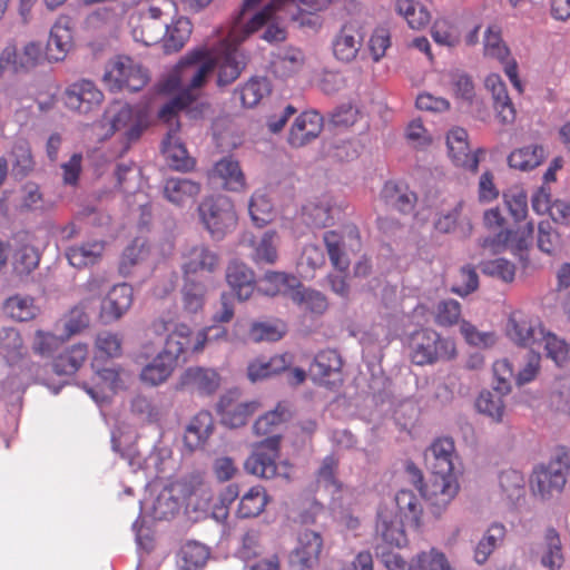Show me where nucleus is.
Listing matches in <instances>:
<instances>
[{
    "label": "nucleus",
    "instance_id": "f257e3e1",
    "mask_svg": "<svg viewBox=\"0 0 570 570\" xmlns=\"http://www.w3.org/2000/svg\"><path fill=\"white\" fill-rule=\"evenodd\" d=\"M213 70L207 49L195 50L181 59L160 85V91L173 98L160 109L159 117L170 121L178 110L194 101Z\"/></svg>",
    "mask_w": 570,
    "mask_h": 570
},
{
    "label": "nucleus",
    "instance_id": "f03ea898",
    "mask_svg": "<svg viewBox=\"0 0 570 570\" xmlns=\"http://www.w3.org/2000/svg\"><path fill=\"white\" fill-rule=\"evenodd\" d=\"M419 497L409 490H401L394 499L383 502L376 517V534L391 547L401 548L407 543L406 527L417 525L422 514Z\"/></svg>",
    "mask_w": 570,
    "mask_h": 570
},
{
    "label": "nucleus",
    "instance_id": "7ed1b4c3",
    "mask_svg": "<svg viewBox=\"0 0 570 570\" xmlns=\"http://www.w3.org/2000/svg\"><path fill=\"white\" fill-rule=\"evenodd\" d=\"M428 459L432 472L426 492L428 500L434 505L445 507L456 497L460 489L456 470L459 459L453 440H435L429 448Z\"/></svg>",
    "mask_w": 570,
    "mask_h": 570
},
{
    "label": "nucleus",
    "instance_id": "20e7f679",
    "mask_svg": "<svg viewBox=\"0 0 570 570\" xmlns=\"http://www.w3.org/2000/svg\"><path fill=\"white\" fill-rule=\"evenodd\" d=\"M409 350L411 361L421 366L451 361L458 354L455 342L432 328L413 332L409 338Z\"/></svg>",
    "mask_w": 570,
    "mask_h": 570
},
{
    "label": "nucleus",
    "instance_id": "39448f33",
    "mask_svg": "<svg viewBox=\"0 0 570 570\" xmlns=\"http://www.w3.org/2000/svg\"><path fill=\"white\" fill-rule=\"evenodd\" d=\"M170 498L185 507L194 519L212 514L214 494L210 487L198 475H190L171 482L168 487Z\"/></svg>",
    "mask_w": 570,
    "mask_h": 570
},
{
    "label": "nucleus",
    "instance_id": "423d86ee",
    "mask_svg": "<svg viewBox=\"0 0 570 570\" xmlns=\"http://www.w3.org/2000/svg\"><path fill=\"white\" fill-rule=\"evenodd\" d=\"M153 330L157 334L166 332L161 353L177 363L180 356L203 351L206 343L209 341L208 334L213 327H205L193 333L191 330L183 323L165 324L164 322H156Z\"/></svg>",
    "mask_w": 570,
    "mask_h": 570
},
{
    "label": "nucleus",
    "instance_id": "0eeeda50",
    "mask_svg": "<svg viewBox=\"0 0 570 570\" xmlns=\"http://www.w3.org/2000/svg\"><path fill=\"white\" fill-rule=\"evenodd\" d=\"M569 469V451L563 448L558 449L551 461L533 471L530 482L532 493L542 500L559 494L566 484L564 473Z\"/></svg>",
    "mask_w": 570,
    "mask_h": 570
},
{
    "label": "nucleus",
    "instance_id": "6e6552de",
    "mask_svg": "<svg viewBox=\"0 0 570 570\" xmlns=\"http://www.w3.org/2000/svg\"><path fill=\"white\" fill-rule=\"evenodd\" d=\"M284 0H273L261 11L255 12L245 24H236L230 29V39L235 42H243L252 33L265 27L262 38L269 42L276 43L286 39L285 28L281 24L275 12Z\"/></svg>",
    "mask_w": 570,
    "mask_h": 570
},
{
    "label": "nucleus",
    "instance_id": "1a4fd4ad",
    "mask_svg": "<svg viewBox=\"0 0 570 570\" xmlns=\"http://www.w3.org/2000/svg\"><path fill=\"white\" fill-rule=\"evenodd\" d=\"M199 216L213 237L222 238L237 224V216L229 198L215 196L205 198L198 207Z\"/></svg>",
    "mask_w": 570,
    "mask_h": 570
},
{
    "label": "nucleus",
    "instance_id": "9d476101",
    "mask_svg": "<svg viewBox=\"0 0 570 570\" xmlns=\"http://www.w3.org/2000/svg\"><path fill=\"white\" fill-rule=\"evenodd\" d=\"M148 80V72L141 65L126 56L110 61L104 75V81L110 90L138 91L147 85Z\"/></svg>",
    "mask_w": 570,
    "mask_h": 570
},
{
    "label": "nucleus",
    "instance_id": "9b49d317",
    "mask_svg": "<svg viewBox=\"0 0 570 570\" xmlns=\"http://www.w3.org/2000/svg\"><path fill=\"white\" fill-rule=\"evenodd\" d=\"M381 559L387 570H453L445 553L436 548L416 553L409 562L394 552H381Z\"/></svg>",
    "mask_w": 570,
    "mask_h": 570
},
{
    "label": "nucleus",
    "instance_id": "f8f14e48",
    "mask_svg": "<svg viewBox=\"0 0 570 570\" xmlns=\"http://www.w3.org/2000/svg\"><path fill=\"white\" fill-rule=\"evenodd\" d=\"M514 229L500 232L494 238H487L482 243L484 249L500 253L509 249L512 254L522 258L533 239L534 226L531 222H517Z\"/></svg>",
    "mask_w": 570,
    "mask_h": 570
},
{
    "label": "nucleus",
    "instance_id": "ddd939ff",
    "mask_svg": "<svg viewBox=\"0 0 570 570\" xmlns=\"http://www.w3.org/2000/svg\"><path fill=\"white\" fill-rule=\"evenodd\" d=\"M544 327L534 315L517 309L510 313L505 326V334L514 344L523 347H535Z\"/></svg>",
    "mask_w": 570,
    "mask_h": 570
},
{
    "label": "nucleus",
    "instance_id": "4468645a",
    "mask_svg": "<svg viewBox=\"0 0 570 570\" xmlns=\"http://www.w3.org/2000/svg\"><path fill=\"white\" fill-rule=\"evenodd\" d=\"M239 43L230 39L229 32L214 55L207 50V59L214 62V68L218 67L217 85L219 87L232 83L240 75L244 62L239 59L240 55L237 51Z\"/></svg>",
    "mask_w": 570,
    "mask_h": 570
},
{
    "label": "nucleus",
    "instance_id": "2eb2a0df",
    "mask_svg": "<svg viewBox=\"0 0 570 570\" xmlns=\"http://www.w3.org/2000/svg\"><path fill=\"white\" fill-rule=\"evenodd\" d=\"M160 1L161 6H151L148 12L141 17L140 24L134 29L132 35L136 41L146 46L163 45L165 22L161 21V18L175 11V3L171 0Z\"/></svg>",
    "mask_w": 570,
    "mask_h": 570
},
{
    "label": "nucleus",
    "instance_id": "dca6fc26",
    "mask_svg": "<svg viewBox=\"0 0 570 570\" xmlns=\"http://www.w3.org/2000/svg\"><path fill=\"white\" fill-rule=\"evenodd\" d=\"M279 438L268 436L254 445L250 456L245 461V470L256 476L271 479L276 475Z\"/></svg>",
    "mask_w": 570,
    "mask_h": 570
},
{
    "label": "nucleus",
    "instance_id": "f3484780",
    "mask_svg": "<svg viewBox=\"0 0 570 570\" xmlns=\"http://www.w3.org/2000/svg\"><path fill=\"white\" fill-rule=\"evenodd\" d=\"M102 127L106 128V135L119 132L126 139L131 140L140 134L141 119L130 106L116 102L106 111Z\"/></svg>",
    "mask_w": 570,
    "mask_h": 570
},
{
    "label": "nucleus",
    "instance_id": "a211bd4d",
    "mask_svg": "<svg viewBox=\"0 0 570 570\" xmlns=\"http://www.w3.org/2000/svg\"><path fill=\"white\" fill-rule=\"evenodd\" d=\"M484 56L497 59L504 69L505 75L518 89L521 83L518 76V66L510 51L501 38V30L497 26H489L483 36Z\"/></svg>",
    "mask_w": 570,
    "mask_h": 570
},
{
    "label": "nucleus",
    "instance_id": "6ab92c4d",
    "mask_svg": "<svg viewBox=\"0 0 570 570\" xmlns=\"http://www.w3.org/2000/svg\"><path fill=\"white\" fill-rule=\"evenodd\" d=\"M448 156L454 166L475 173L479 157L469 144V135L464 128L453 127L445 136Z\"/></svg>",
    "mask_w": 570,
    "mask_h": 570
},
{
    "label": "nucleus",
    "instance_id": "aec40b11",
    "mask_svg": "<svg viewBox=\"0 0 570 570\" xmlns=\"http://www.w3.org/2000/svg\"><path fill=\"white\" fill-rule=\"evenodd\" d=\"M362 29L352 22L345 23L332 40V53L340 63H352L356 60L363 45Z\"/></svg>",
    "mask_w": 570,
    "mask_h": 570
},
{
    "label": "nucleus",
    "instance_id": "412c9836",
    "mask_svg": "<svg viewBox=\"0 0 570 570\" xmlns=\"http://www.w3.org/2000/svg\"><path fill=\"white\" fill-rule=\"evenodd\" d=\"M261 407L257 401H244L237 392H228L219 402L222 423L229 428H239Z\"/></svg>",
    "mask_w": 570,
    "mask_h": 570
},
{
    "label": "nucleus",
    "instance_id": "4be33fe9",
    "mask_svg": "<svg viewBox=\"0 0 570 570\" xmlns=\"http://www.w3.org/2000/svg\"><path fill=\"white\" fill-rule=\"evenodd\" d=\"M322 129L323 118L318 112L314 110L302 112L289 129L288 144L295 148L303 147L317 138Z\"/></svg>",
    "mask_w": 570,
    "mask_h": 570
},
{
    "label": "nucleus",
    "instance_id": "5701e85b",
    "mask_svg": "<svg viewBox=\"0 0 570 570\" xmlns=\"http://www.w3.org/2000/svg\"><path fill=\"white\" fill-rule=\"evenodd\" d=\"M45 48L48 62H60L66 59L73 48V32L66 20L59 19L53 23Z\"/></svg>",
    "mask_w": 570,
    "mask_h": 570
},
{
    "label": "nucleus",
    "instance_id": "b1692460",
    "mask_svg": "<svg viewBox=\"0 0 570 570\" xmlns=\"http://www.w3.org/2000/svg\"><path fill=\"white\" fill-rule=\"evenodd\" d=\"M235 334L243 342H275L286 333V325L283 322H254L248 325L246 334L240 332L247 327V323L237 321L234 325Z\"/></svg>",
    "mask_w": 570,
    "mask_h": 570
},
{
    "label": "nucleus",
    "instance_id": "393cba45",
    "mask_svg": "<svg viewBox=\"0 0 570 570\" xmlns=\"http://www.w3.org/2000/svg\"><path fill=\"white\" fill-rule=\"evenodd\" d=\"M323 541L321 535L315 531H304L298 537L297 547L294 549L291 563L298 570H305L316 564Z\"/></svg>",
    "mask_w": 570,
    "mask_h": 570
},
{
    "label": "nucleus",
    "instance_id": "a878e982",
    "mask_svg": "<svg viewBox=\"0 0 570 570\" xmlns=\"http://www.w3.org/2000/svg\"><path fill=\"white\" fill-rule=\"evenodd\" d=\"M101 100V91L92 82L86 80L71 85L65 94L66 106L79 112H88Z\"/></svg>",
    "mask_w": 570,
    "mask_h": 570
},
{
    "label": "nucleus",
    "instance_id": "bb28decb",
    "mask_svg": "<svg viewBox=\"0 0 570 570\" xmlns=\"http://www.w3.org/2000/svg\"><path fill=\"white\" fill-rule=\"evenodd\" d=\"M132 304V288L127 284L114 286L101 303L100 316L106 322L120 318Z\"/></svg>",
    "mask_w": 570,
    "mask_h": 570
},
{
    "label": "nucleus",
    "instance_id": "cd10ccee",
    "mask_svg": "<svg viewBox=\"0 0 570 570\" xmlns=\"http://www.w3.org/2000/svg\"><path fill=\"white\" fill-rule=\"evenodd\" d=\"M535 554L548 570H560L564 563L561 539L553 529H548L535 547Z\"/></svg>",
    "mask_w": 570,
    "mask_h": 570
},
{
    "label": "nucleus",
    "instance_id": "c85d7f7f",
    "mask_svg": "<svg viewBox=\"0 0 570 570\" xmlns=\"http://www.w3.org/2000/svg\"><path fill=\"white\" fill-rule=\"evenodd\" d=\"M95 386L88 387L87 393L92 400L102 404L122 387L119 373L114 368L97 370L94 376Z\"/></svg>",
    "mask_w": 570,
    "mask_h": 570
},
{
    "label": "nucleus",
    "instance_id": "c756f323",
    "mask_svg": "<svg viewBox=\"0 0 570 570\" xmlns=\"http://www.w3.org/2000/svg\"><path fill=\"white\" fill-rule=\"evenodd\" d=\"M227 283L240 301L248 299L255 289V277L250 268L239 262H233L226 274Z\"/></svg>",
    "mask_w": 570,
    "mask_h": 570
},
{
    "label": "nucleus",
    "instance_id": "7c9ffc66",
    "mask_svg": "<svg viewBox=\"0 0 570 570\" xmlns=\"http://www.w3.org/2000/svg\"><path fill=\"white\" fill-rule=\"evenodd\" d=\"M180 386L208 394L219 386V376L213 370L191 367L180 375Z\"/></svg>",
    "mask_w": 570,
    "mask_h": 570
},
{
    "label": "nucleus",
    "instance_id": "2f4dec72",
    "mask_svg": "<svg viewBox=\"0 0 570 570\" xmlns=\"http://www.w3.org/2000/svg\"><path fill=\"white\" fill-rule=\"evenodd\" d=\"M209 549L197 541H187L179 550L176 570H202L209 559Z\"/></svg>",
    "mask_w": 570,
    "mask_h": 570
},
{
    "label": "nucleus",
    "instance_id": "473e14b6",
    "mask_svg": "<svg viewBox=\"0 0 570 570\" xmlns=\"http://www.w3.org/2000/svg\"><path fill=\"white\" fill-rule=\"evenodd\" d=\"M177 363L173 358L166 356L161 352L142 367L139 377L140 381L148 386H157L163 384L171 375Z\"/></svg>",
    "mask_w": 570,
    "mask_h": 570
},
{
    "label": "nucleus",
    "instance_id": "72a5a7b5",
    "mask_svg": "<svg viewBox=\"0 0 570 570\" xmlns=\"http://www.w3.org/2000/svg\"><path fill=\"white\" fill-rule=\"evenodd\" d=\"M191 35V23L185 17L173 19L170 23H165L163 48L166 52H176L180 50Z\"/></svg>",
    "mask_w": 570,
    "mask_h": 570
},
{
    "label": "nucleus",
    "instance_id": "f704fd0d",
    "mask_svg": "<svg viewBox=\"0 0 570 570\" xmlns=\"http://www.w3.org/2000/svg\"><path fill=\"white\" fill-rule=\"evenodd\" d=\"M306 61L302 50L287 48L273 61V71L276 77L288 79L301 73Z\"/></svg>",
    "mask_w": 570,
    "mask_h": 570
},
{
    "label": "nucleus",
    "instance_id": "c9c22d12",
    "mask_svg": "<svg viewBox=\"0 0 570 570\" xmlns=\"http://www.w3.org/2000/svg\"><path fill=\"white\" fill-rule=\"evenodd\" d=\"M289 364L287 354L275 355L268 360L259 357L248 364L247 375L252 382H257L285 371Z\"/></svg>",
    "mask_w": 570,
    "mask_h": 570
},
{
    "label": "nucleus",
    "instance_id": "e433bc0d",
    "mask_svg": "<svg viewBox=\"0 0 570 570\" xmlns=\"http://www.w3.org/2000/svg\"><path fill=\"white\" fill-rule=\"evenodd\" d=\"M217 266L218 258L215 253L205 247H195L185 258L184 272L190 278L197 274L212 273Z\"/></svg>",
    "mask_w": 570,
    "mask_h": 570
},
{
    "label": "nucleus",
    "instance_id": "4c0bfd02",
    "mask_svg": "<svg viewBox=\"0 0 570 570\" xmlns=\"http://www.w3.org/2000/svg\"><path fill=\"white\" fill-rule=\"evenodd\" d=\"M381 198L400 212L406 213L413 209L416 195L404 184L387 181L384 184Z\"/></svg>",
    "mask_w": 570,
    "mask_h": 570
},
{
    "label": "nucleus",
    "instance_id": "58836bf2",
    "mask_svg": "<svg viewBox=\"0 0 570 570\" xmlns=\"http://www.w3.org/2000/svg\"><path fill=\"white\" fill-rule=\"evenodd\" d=\"M342 360L333 350L320 352L309 367V373L315 381L326 383L331 376H340Z\"/></svg>",
    "mask_w": 570,
    "mask_h": 570
},
{
    "label": "nucleus",
    "instance_id": "ea45409f",
    "mask_svg": "<svg viewBox=\"0 0 570 570\" xmlns=\"http://www.w3.org/2000/svg\"><path fill=\"white\" fill-rule=\"evenodd\" d=\"M505 532L504 524L500 522L489 525L474 548V560L476 563L483 564L487 562L493 551L503 542Z\"/></svg>",
    "mask_w": 570,
    "mask_h": 570
},
{
    "label": "nucleus",
    "instance_id": "a19ab883",
    "mask_svg": "<svg viewBox=\"0 0 570 570\" xmlns=\"http://www.w3.org/2000/svg\"><path fill=\"white\" fill-rule=\"evenodd\" d=\"M535 346L542 347L547 357L558 366H563L570 360V344L562 337L547 331L546 328Z\"/></svg>",
    "mask_w": 570,
    "mask_h": 570
},
{
    "label": "nucleus",
    "instance_id": "79ce46f5",
    "mask_svg": "<svg viewBox=\"0 0 570 570\" xmlns=\"http://www.w3.org/2000/svg\"><path fill=\"white\" fill-rule=\"evenodd\" d=\"M199 193V184L189 179L170 178L165 185L166 197L176 205L193 204Z\"/></svg>",
    "mask_w": 570,
    "mask_h": 570
},
{
    "label": "nucleus",
    "instance_id": "37998d69",
    "mask_svg": "<svg viewBox=\"0 0 570 570\" xmlns=\"http://www.w3.org/2000/svg\"><path fill=\"white\" fill-rule=\"evenodd\" d=\"M213 278H208L207 283H198L188 281L183 289V311L189 315H196L203 312L208 287L213 285Z\"/></svg>",
    "mask_w": 570,
    "mask_h": 570
},
{
    "label": "nucleus",
    "instance_id": "c03bdc74",
    "mask_svg": "<svg viewBox=\"0 0 570 570\" xmlns=\"http://www.w3.org/2000/svg\"><path fill=\"white\" fill-rule=\"evenodd\" d=\"M213 175L229 190H242L245 186L244 174L238 163L230 157L223 158L216 163Z\"/></svg>",
    "mask_w": 570,
    "mask_h": 570
},
{
    "label": "nucleus",
    "instance_id": "a18cd8bd",
    "mask_svg": "<svg viewBox=\"0 0 570 570\" xmlns=\"http://www.w3.org/2000/svg\"><path fill=\"white\" fill-rule=\"evenodd\" d=\"M163 153L168 164L177 170H188L194 167V159L188 155L185 146L180 142L176 136V130L167 135Z\"/></svg>",
    "mask_w": 570,
    "mask_h": 570
},
{
    "label": "nucleus",
    "instance_id": "49530a36",
    "mask_svg": "<svg viewBox=\"0 0 570 570\" xmlns=\"http://www.w3.org/2000/svg\"><path fill=\"white\" fill-rule=\"evenodd\" d=\"M288 416L289 411L287 406L284 404H277V406L274 410L261 415L255 421L253 425L254 432L256 435L259 436L266 435L268 438L277 435L281 439L277 432L284 425Z\"/></svg>",
    "mask_w": 570,
    "mask_h": 570
},
{
    "label": "nucleus",
    "instance_id": "de8ad7c7",
    "mask_svg": "<svg viewBox=\"0 0 570 570\" xmlns=\"http://www.w3.org/2000/svg\"><path fill=\"white\" fill-rule=\"evenodd\" d=\"M87 347L82 344H76L59 354L53 361V371L58 375L75 374L87 358Z\"/></svg>",
    "mask_w": 570,
    "mask_h": 570
},
{
    "label": "nucleus",
    "instance_id": "09e8293b",
    "mask_svg": "<svg viewBox=\"0 0 570 570\" xmlns=\"http://www.w3.org/2000/svg\"><path fill=\"white\" fill-rule=\"evenodd\" d=\"M105 244L99 240L72 246L67 252L69 263L75 267H85L97 263L104 255Z\"/></svg>",
    "mask_w": 570,
    "mask_h": 570
},
{
    "label": "nucleus",
    "instance_id": "8fccbe9b",
    "mask_svg": "<svg viewBox=\"0 0 570 570\" xmlns=\"http://www.w3.org/2000/svg\"><path fill=\"white\" fill-rule=\"evenodd\" d=\"M544 157V150L541 146L529 145L511 151L508 156V164L513 169L528 171L538 167Z\"/></svg>",
    "mask_w": 570,
    "mask_h": 570
},
{
    "label": "nucleus",
    "instance_id": "3c124183",
    "mask_svg": "<svg viewBox=\"0 0 570 570\" xmlns=\"http://www.w3.org/2000/svg\"><path fill=\"white\" fill-rule=\"evenodd\" d=\"M296 287H299V283L294 276L281 272H268L261 279L259 291L269 296L283 293L291 297L292 291Z\"/></svg>",
    "mask_w": 570,
    "mask_h": 570
},
{
    "label": "nucleus",
    "instance_id": "603ef678",
    "mask_svg": "<svg viewBox=\"0 0 570 570\" xmlns=\"http://www.w3.org/2000/svg\"><path fill=\"white\" fill-rule=\"evenodd\" d=\"M278 235L275 230L264 233L252 242V259L257 264H274L277 261Z\"/></svg>",
    "mask_w": 570,
    "mask_h": 570
},
{
    "label": "nucleus",
    "instance_id": "864d4df0",
    "mask_svg": "<svg viewBox=\"0 0 570 570\" xmlns=\"http://www.w3.org/2000/svg\"><path fill=\"white\" fill-rule=\"evenodd\" d=\"M268 502L265 489L261 485L250 488L242 498L238 505V515L253 518L261 514Z\"/></svg>",
    "mask_w": 570,
    "mask_h": 570
},
{
    "label": "nucleus",
    "instance_id": "5fc2aeb1",
    "mask_svg": "<svg viewBox=\"0 0 570 570\" xmlns=\"http://www.w3.org/2000/svg\"><path fill=\"white\" fill-rule=\"evenodd\" d=\"M395 10L412 29L424 28L431 19L430 12L415 0H396Z\"/></svg>",
    "mask_w": 570,
    "mask_h": 570
},
{
    "label": "nucleus",
    "instance_id": "6e6d98bb",
    "mask_svg": "<svg viewBox=\"0 0 570 570\" xmlns=\"http://www.w3.org/2000/svg\"><path fill=\"white\" fill-rule=\"evenodd\" d=\"M503 395L494 389L493 391L480 393L475 401L476 410L495 422L502 421L505 407L502 399Z\"/></svg>",
    "mask_w": 570,
    "mask_h": 570
},
{
    "label": "nucleus",
    "instance_id": "4d7b16f0",
    "mask_svg": "<svg viewBox=\"0 0 570 570\" xmlns=\"http://www.w3.org/2000/svg\"><path fill=\"white\" fill-rule=\"evenodd\" d=\"M3 307L9 317L20 322L32 320L38 313L33 299L27 296L9 297Z\"/></svg>",
    "mask_w": 570,
    "mask_h": 570
},
{
    "label": "nucleus",
    "instance_id": "13d9d810",
    "mask_svg": "<svg viewBox=\"0 0 570 570\" xmlns=\"http://www.w3.org/2000/svg\"><path fill=\"white\" fill-rule=\"evenodd\" d=\"M23 343L18 331L3 328L0 331V354L8 362H16L22 356Z\"/></svg>",
    "mask_w": 570,
    "mask_h": 570
},
{
    "label": "nucleus",
    "instance_id": "bf43d9fd",
    "mask_svg": "<svg viewBox=\"0 0 570 570\" xmlns=\"http://www.w3.org/2000/svg\"><path fill=\"white\" fill-rule=\"evenodd\" d=\"M269 90V83L265 78L249 80L239 89L242 105L248 108L256 106Z\"/></svg>",
    "mask_w": 570,
    "mask_h": 570
},
{
    "label": "nucleus",
    "instance_id": "052dcab7",
    "mask_svg": "<svg viewBox=\"0 0 570 570\" xmlns=\"http://www.w3.org/2000/svg\"><path fill=\"white\" fill-rule=\"evenodd\" d=\"M293 302L306 311L323 313L327 307L326 298L318 292L303 288L301 285L291 293Z\"/></svg>",
    "mask_w": 570,
    "mask_h": 570
},
{
    "label": "nucleus",
    "instance_id": "680f3d73",
    "mask_svg": "<svg viewBox=\"0 0 570 570\" xmlns=\"http://www.w3.org/2000/svg\"><path fill=\"white\" fill-rule=\"evenodd\" d=\"M88 316L81 308H72L57 324V332L66 340L79 333L88 325Z\"/></svg>",
    "mask_w": 570,
    "mask_h": 570
},
{
    "label": "nucleus",
    "instance_id": "e2e57ef3",
    "mask_svg": "<svg viewBox=\"0 0 570 570\" xmlns=\"http://www.w3.org/2000/svg\"><path fill=\"white\" fill-rule=\"evenodd\" d=\"M249 215L257 227H263L273 220V207L269 199L262 194H255L249 202Z\"/></svg>",
    "mask_w": 570,
    "mask_h": 570
},
{
    "label": "nucleus",
    "instance_id": "0e129e2a",
    "mask_svg": "<svg viewBox=\"0 0 570 570\" xmlns=\"http://www.w3.org/2000/svg\"><path fill=\"white\" fill-rule=\"evenodd\" d=\"M481 271L484 274L497 277L505 283L513 282L515 277L514 264L502 257L482 262Z\"/></svg>",
    "mask_w": 570,
    "mask_h": 570
},
{
    "label": "nucleus",
    "instance_id": "69168bd1",
    "mask_svg": "<svg viewBox=\"0 0 570 570\" xmlns=\"http://www.w3.org/2000/svg\"><path fill=\"white\" fill-rule=\"evenodd\" d=\"M431 33L433 40L441 46L453 47L460 39L458 27L446 19L436 20Z\"/></svg>",
    "mask_w": 570,
    "mask_h": 570
},
{
    "label": "nucleus",
    "instance_id": "338daca9",
    "mask_svg": "<svg viewBox=\"0 0 570 570\" xmlns=\"http://www.w3.org/2000/svg\"><path fill=\"white\" fill-rule=\"evenodd\" d=\"M461 315V306L454 299H445L440 302L434 312V322L442 327H449L459 322Z\"/></svg>",
    "mask_w": 570,
    "mask_h": 570
},
{
    "label": "nucleus",
    "instance_id": "774afa93",
    "mask_svg": "<svg viewBox=\"0 0 570 570\" xmlns=\"http://www.w3.org/2000/svg\"><path fill=\"white\" fill-rule=\"evenodd\" d=\"M65 341L66 338L60 333L53 334L39 330L35 333L32 348L41 356H49L58 350Z\"/></svg>",
    "mask_w": 570,
    "mask_h": 570
}]
</instances>
